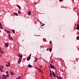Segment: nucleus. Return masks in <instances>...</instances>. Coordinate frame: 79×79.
<instances>
[{"label":"nucleus","instance_id":"obj_39","mask_svg":"<svg viewBox=\"0 0 79 79\" xmlns=\"http://www.w3.org/2000/svg\"><path fill=\"white\" fill-rule=\"evenodd\" d=\"M35 69H37V67H35Z\"/></svg>","mask_w":79,"mask_h":79},{"label":"nucleus","instance_id":"obj_52","mask_svg":"<svg viewBox=\"0 0 79 79\" xmlns=\"http://www.w3.org/2000/svg\"><path fill=\"white\" fill-rule=\"evenodd\" d=\"M21 76H23V75H21Z\"/></svg>","mask_w":79,"mask_h":79},{"label":"nucleus","instance_id":"obj_47","mask_svg":"<svg viewBox=\"0 0 79 79\" xmlns=\"http://www.w3.org/2000/svg\"><path fill=\"white\" fill-rule=\"evenodd\" d=\"M41 24H42V22H41Z\"/></svg>","mask_w":79,"mask_h":79},{"label":"nucleus","instance_id":"obj_4","mask_svg":"<svg viewBox=\"0 0 79 79\" xmlns=\"http://www.w3.org/2000/svg\"><path fill=\"white\" fill-rule=\"evenodd\" d=\"M5 47H6V48L8 47V43H5Z\"/></svg>","mask_w":79,"mask_h":79},{"label":"nucleus","instance_id":"obj_9","mask_svg":"<svg viewBox=\"0 0 79 79\" xmlns=\"http://www.w3.org/2000/svg\"><path fill=\"white\" fill-rule=\"evenodd\" d=\"M10 74L12 76H14L15 75V74L14 73L11 72H10Z\"/></svg>","mask_w":79,"mask_h":79},{"label":"nucleus","instance_id":"obj_20","mask_svg":"<svg viewBox=\"0 0 79 79\" xmlns=\"http://www.w3.org/2000/svg\"><path fill=\"white\" fill-rule=\"evenodd\" d=\"M17 6H18V7L19 8V9H21V8H20V6L17 5Z\"/></svg>","mask_w":79,"mask_h":79},{"label":"nucleus","instance_id":"obj_17","mask_svg":"<svg viewBox=\"0 0 79 79\" xmlns=\"http://www.w3.org/2000/svg\"><path fill=\"white\" fill-rule=\"evenodd\" d=\"M52 49L50 48L49 49V51H50V52H52Z\"/></svg>","mask_w":79,"mask_h":79},{"label":"nucleus","instance_id":"obj_49","mask_svg":"<svg viewBox=\"0 0 79 79\" xmlns=\"http://www.w3.org/2000/svg\"><path fill=\"white\" fill-rule=\"evenodd\" d=\"M0 32H1V30H0Z\"/></svg>","mask_w":79,"mask_h":79},{"label":"nucleus","instance_id":"obj_22","mask_svg":"<svg viewBox=\"0 0 79 79\" xmlns=\"http://www.w3.org/2000/svg\"><path fill=\"white\" fill-rule=\"evenodd\" d=\"M14 15H16V16H17V15H18V13H15Z\"/></svg>","mask_w":79,"mask_h":79},{"label":"nucleus","instance_id":"obj_32","mask_svg":"<svg viewBox=\"0 0 79 79\" xmlns=\"http://www.w3.org/2000/svg\"><path fill=\"white\" fill-rule=\"evenodd\" d=\"M51 43H52V41H51L50 42H49V44H51Z\"/></svg>","mask_w":79,"mask_h":79},{"label":"nucleus","instance_id":"obj_43","mask_svg":"<svg viewBox=\"0 0 79 79\" xmlns=\"http://www.w3.org/2000/svg\"><path fill=\"white\" fill-rule=\"evenodd\" d=\"M59 77H60V78H61V77L60 76H59Z\"/></svg>","mask_w":79,"mask_h":79},{"label":"nucleus","instance_id":"obj_27","mask_svg":"<svg viewBox=\"0 0 79 79\" xmlns=\"http://www.w3.org/2000/svg\"><path fill=\"white\" fill-rule=\"evenodd\" d=\"M6 74H8V71H6Z\"/></svg>","mask_w":79,"mask_h":79},{"label":"nucleus","instance_id":"obj_14","mask_svg":"<svg viewBox=\"0 0 79 79\" xmlns=\"http://www.w3.org/2000/svg\"><path fill=\"white\" fill-rule=\"evenodd\" d=\"M52 75L53 76H54V77H55V73L53 72H52Z\"/></svg>","mask_w":79,"mask_h":79},{"label":"nucleus","instance_id":"obj_23","mask_svg":"<svg viewBox=\"0 0 79 79\" xmlns=\"http://www.w3.org/2000/svg\"><path fill=\"white\" fill-rule=\"evenodd\" d=\"M77 40H79V36H78L77 37Z\"/></svg>","mask_w":79,"mask_h":79},{"label":"nucleus","instance_id":"obj_3","mask_svg":"<svg viewBox=\"0 0 79 79\" xmlns=\"http://www.w3.org/2000/svg\"><path fill=\"white\" fill-rule=\"evenodd\" d=\"M4 68V67L2 65L1 66H0V71H1Z\"/></svg>","mask_w":79,"mask_h":79},{"label":"nucleus","instance_id":"obj_7","mask_svg":"<svg viewBox=\"0 0 79 79\" xmlns=\"http://www.w3.org/2000/svg\"><path fill=\"white\" fill-rule=\"evenodd\" d=\"M33 66L32 65H31L30 64H29L28 65V67H29V68H32Z\"/></svg>","mask_w":79,"mask_h":79},{"label":"nucleus","instance_id":"obj_10","mask_svg":"<svg viewBox=\"0 0 79 79\" xmlns=\"http://www.w3.org/2000/svg\"><path fill=\"white\" fill-rule=\"evenodd\" d=\"M9 39L10 40H13V38H12L11 37L10 35V36H9Z\"/></svg>","mask_w":79,"mask_h":79},{"label":"nucleus","instance_id":"obj_34","mask_svg":"<svg viewBox=\"0 0 79 79\" xmlns=\"http://www.w3.org/2000/svg\"><path fill=\"white\" fill-rule=\"evenodd\" d=\"M44 25H45V24H42V26H44Z\"/></svg>","mask_w":79,"mask_h":79},{"label":"nucleus","instance_id":"obj_29","mask_svg":"<svg viewBox=\"0 0 79 79\" xmlns=\"http://www.w3.org/2000/svg\"><path fill=\"white\" fill-rule=\"evenodd\" d=\"M21 76H19V77H18V78L19 79H21Z\"/></svg>","mask_w":79,"mask_h":79},{"label":"nucleus","instance_id":"obj_46","mask_svg":"<svg viewBox=\"0 0 79 79\" xmlns=\"http://www.w3.org/2000/svg\"><path fill=\"white\" fill-rule=\"evenodd\" d=\"M0 56H1V54H0Z\"/></svg>","mask_w":79,"mask_h":79},{"label":"nucleus","instance_id":"obj_25","mask_svg":"<svg viewBox=\"0 0 79 79\" xmlns=\"http://www.w3.org/2000/svg\"><path fill=\"white\" fill-rule=\"evenodd\" d=\"M35 60L36 61H37V58H35Z\"/></svg>","mask_w":79,"mask_h":79},{"label":"nucleus","instance_id":"obj_6","mask_svg":"<svg viewBox=\"0 0 79 79\" xmlns=\"http://www.w3.org/2000/svg\"><path fill=\"white\" fill-rule=\"evenodd\" d=\"M0 53L1 54H3L4 53V52H3L2 50V49L0 50Z\"/></svg>","mask_w":79,"mask_h":79},{"label":"nucleus","instance_id":"obj_12","mask_svg":"<svg viewBox=\"0 0 79 79\" xmlns=\"http://www.w3.org/2000/svg\"><path fill=\"white\" fill-rule=\"evenodd\" d=\"M28 15H31V11H29L28 13Z\"/></svg>","mask_w":79,"mask_h":79},{"label":"nucleus","instance_id":"obj_45","mask_svg":"<svg viewBox=\"0 0 79 79\" xmlns=\"http://www.w3.org/2000/svg\"><path fill=\"white\" fill-rule=\"evenodd\" d=\"M1 77L0 76V79H1Z\"/></svg>","mask_w":79,"mask_h":79},{"label":"nucleus","instance_id":"obj_5","mask_svg":"<svg viewBox=\"0 0 79 79\" xmlns=\"http://www.w3.org/2000/svg\"><path fill=\"white\" fill-rule=\"evenodd\" d=\"M18 56H19V58H23V56L21 55L20 54H18L17 55Z\"/></svg>","mask_w":79,"mask_h":79},{"label":"nucleus","instance_id":"obj_48","mask_svg":"<svg viewBox=\"0 0 79 79\" xmlns=\"http://www.w3.org/2000/svg\"><path fill=\"white\" fill-rule=\"evenodd\" d=\"M38 36H40V35H38Z\"/></svg>","mask_w":79,"mask_h":79},{"label":"nucleus","instance_id":"obj_1","mask_svg":"<svg viewBox=\"0 0 79 79\" xmlns=\"http://www.w3.org/2000/svg\"><path fill=\"white\" fill-rule=\"evenodd\" d=\"M2 78L3 79H7V77H6V75H3L2 76Z\"/></svg>","mask_w":79,"mask_h":79},{"label":"nucleus","instance_id":"obj_53","mask_svg":"<svg viewBox=\"0 0 79 79\" xmlns=\"http://www.w3.org/2000/svg\"><path fill=\"white\" fill-rule=\"evenodd\" d=\"M26 75H27V74H26Z\"/></svg>","mask_w":79,"mask_h":79},{"label":"nucleus","instance_id":"obj_19","mask_svg":"<svg viewBox=\"0 0 79 79\" xmlns=\"http://www.w3.org/2000/svg\"><path fill=\"white\" fill-rule=\"evenodd\" d=\"M50 76L51 77H52V73H50Z\"/></svg>","mask_w":79,"mask_h":79},{"label":"nucleus","instance_id":"obj_41","mask_svg":"<svg viewBox=\"0 0 79 79\" xmlns=\"http://www.w3.org/2000/svg\"><path fill=\"white\" fill-rule=\"evenodd\" d=\"M42 67V65H41V66H40V68H41V67Z\"/></svg>","mask_w":79,"mask_h":79},{"label":"nucleus","instance_id":"obj_35","mask_svg":"<svg viewBox=\"0 0 79 79\" xmlns=\"http://www.w3.org/2000/svg\"><path fill=\"white\" fill-rule=\"evenodd\" d=\"M59 0L60 2H62V1L63 0Z\"/></svg>","mask_w":79,"mask_h":79},{"label":"nucleus","instance_id":"obj_36","mask_svg":"<svg viewBox=\"0 0 79 79\" xmlns=\"http://www.w3.org/2000/svg\"><path fill=\"white\" fill-rule=\"evenodd\" d=\"M40 73H41V72H42V71L40 70Z\"/></svg>","mask_w":79,"mask_h":79},{"label":"nucleus","instance_id":"obj_30","mask_svg":"<svg viewBox=\"0 0 79 79\" xmlns=\"http://www.w3.org/2000/svg\"><path fill=\"white\" fill-rule=\"evenodd\" d=\"M2 72H4V71L2 69L1 70V72L2 73Z\"/></svg>","mask_w":79,"mask_h":79},{"label":"nucleus","instance_id":"obj_28","mask_svg":"<svg viewBox=\"0 0 79 79\" xmlns=\"http://www.w3.org/2000/svg\"><path fill=\"white\" fill-rule=\"evenodd\" d=\"M18 13H19V14H21V12H20V11H18Z\"/></svg>","mask_w":79,"mask_h":79},{"label":"nucleus","instance_id":"obj_8","mask_svg":"<svg viewBox=\"0 0 79 79\" xmlns=\"http://www.w3.org/2000/svg\"><path fill=\"white\" fill-rule=\"evenodd\" d=\"M7 33L9 37H10V31H7Z\"/></svg>","mask_w":79,"mask_h":79},{"label":"nucleus","instance_id":"obj_26","mask_svg":"<svg viewBox=\"0 0 79 79\" xmlns=\"http://www.w3.org/2000/svg\"><path fill=\"white\" fill-rule=\"evenodd\" d=\"M31 54H30V56H29V58H31Z\"/></svg>","mask_w":79,"mask_h":79},{"label":"nucleus","instance_id":"obj_50","mask_svg":"<svg viewBox=\"0 0 79 79\" xmlns=\"http://www.w3.org/2000/svg\"><path fill=\"white\" fill-rule=\"evenodd\" d=\"M35 3H36V4H37V3L36 2Z\"/></svg>","mask_w":79,"mask_h":79},{"label":"nucleus","instance_id":"obj_40","mask_svg":"<svg viewBox=\"0 0 79 79\" xmlns=\"http://www.w3.org/2000/svg\"><path fill=\"white\" fill-rule=\"evenodd\" d=\"M0 50H2V48H1L0 47Z\"/></svg>","mask_w":79,"mask_h":79},{"label":"nucleus","instance_id":"obj_31","mask_svg":"<svg viewBox=\"0 0 79 79\" xmlns=\"http://www.w3.org/2000/svg\"><path fill=\"white\" fill-rule=\"evenodd\" d=\"M5 31L6 32H8V31H7L6 29L5 30Z\"/></svg>","mask_w":79,"mask_h":79},{"label":"nucleus","instance_id":"obj_15","mask_svg":"<svg viewBox=\"0 0 79 79\" xmlns=\"http://www.w3.org/2000/svg\"><path fill=\"white\" fill-rule=\"evenodd\" d=\"M30 59H31V58H29V57L28 58V57H27V61H29V60H30Z\"/></svg>","mask_w":79,"mask_h":79},{"label":"nucleus","instance_id":"obj_2","mask_svg":"<svg viewBox=\"0 0 79 79\" xmlns=\"http://www.w3.org/2000/svg\"><path fill=\"white\" fill-rule=\"evenodd\" d=\"M50 66H51V69H55V68L54 67V65H52V64H50Z\"/></svg>","mask_w":79,"mask_h":79},{"label":"nucleus","instance_id":"obj_33","mask_svg":"<svg viewBox=\"0 0 79 79\" xmlns=\"http://www.w3.org/2000/svg\"><path fill=\"white\" fill-rule=\"evenodd\" d=\"M56 77L57 78V79H60V78H59V77L58 76H56Z\"/></svg>","mask_w":79,"mask_h":79},{"label":"nucleus","instance_id":"obj_37","mask_svg":"<svg viewBox=\"0 0 79 79\" xmlns=\"http://www.w3.org/2000/svg\"><path fill=\"white\" fill-rule=\"evenodd\" d=\"M51 70H50V73H52V72H51Z\"/></svg>","mask_w":79,"mask_h":79},{"label":"nucleus","instance_id":"obj_42","mask_svg":"<svg viewBox=\"0 0 79 79\" xmlns=\"http://www.w3.org/2000/svg\"><path fill=\"white\" fill-rule=\"evenodd\" d=\"M38 70H39V71H40V69H38Z\"/></svg>","mask_w":79,"mask_h":79},{"label":"nucleus","instance_id":"obj_24","mask_svg":"<svg viewBox=\"0 0 79 79\" xmlns=\"http://www.w3.org/2000/svg\"><path fill=\"white\" fill-rule=\"evenodd\" d=\"M6 67H10V66L8 64H6Z\"/></svg>","mask_w":79,"mask_h":79},{"label":"nucleus","instance_id":"obj_11","mask_svg":"<svg viewBox=\"0 0 79 79\" xmlns=\"http://www.w3.org/2000/svg\"><path fill=\"white\" fill-rule=\"evenodd\" d=\"M21 62V58H19V61H18L19 63H20Z\"/></svg>","mask_w":79,"mask_h":79},{"label":"nucleus","instance_id":"obj_21","mask_svg":"<svg viewBox=\"0 0 79 79\" xmlns=\"http://www.w3.org/2000/svg\"><path fill=\"white\" fill-rule=\"evenodd\" d=\"M12 31L14 33V34H15V30H12Z\"/></svg>","mask_w":79,"mask_h":79},{"label":"nucleus","instance_id":"obj_51","mask_svg":"<svg viewBox=\"0 0 79 79\" xmlns=\"http://www.w3.org/2000/svg\"><path fill=\"white\" fill-rule=\"evenodd\" d=\"M38 52H37V53H38Z\"/></svg>","mask_w":79,"mask_h":79},{"label":"nucleus","instance_id":"obj_44","mask_svg":"<svg viewBox=\"0 0 79 79\" xmlns=\"http://www.w3.org/2000/svg\"><path fill=\"white\" fill-rule=\"evenodd\" d=\"M16 79H19L18 78H16Z\"/></svg>","mask_w":79,"mask_h":79},{"label":"nucleus","instance_id":"obj_16","mask_svg":"<svg viewBox=\"0 0 79 79\" xmlns=\"http://www.w3.org/2000/svg\"><path fill=\"white\" fill-rule=\"evenodd\" d=\"M6 77H9V74H6Z\"/></svg>","mask_w":79,"mask_h":79},{"label":"nucleus","instance_id":"obj_13","mask_svg":"<svg viewBox=\"0 0 79 79\" xmlns=\"http://www.w3.org/2000/svg\"><path fill=\"white\" fill-rule=\"evenodd\" d=\"M0 28L1 29H2L3 27H2V24L0 23Z\"/></svg>","mask_w":79,"mask_h":79},{"label":"nucleus","instance_id":"obj_38","mask_svg":"<svg viewBox=\"0 0 79 79\" xmlns=\"http://www.w3.org/2000/svg\"><path fill=\"white\" fill-rule=\"evenodd\" d=\"M48 50H49V49H48H48H47V51H48Z\"/></svg>","mask_w":79,"mask_h":79},{"label":"nucleus","instance_id":"obj_18","mask_svg":"<svg viewBox=\"0 0 79 79\" xmlns=\"http://www.w3.org/2000/svg\"><path fill=\"white\" fill-rule=\"evenodd\" d=\"M7 64H8V65H9L10 66V62H7Z\"/></svg>","mask_w":79,"mask_h":79}]
</instances>
